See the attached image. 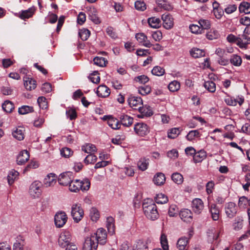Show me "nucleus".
I'll list each match as a JSON object with an SVG mask.
<instances>
[{
    "instance_id": "37998d69",
    "label": "nucleus",
    "mask_w": 250,
    "mask_h": 250,
    "mask_svg": "<svg viewBox=\"0 0 250 250\" xmlns=\"http://www.w3.org/2000/svg\"><path fill=\"white\" fill-rule=\"evenodd\" d=\"M204 87L209 92L214 93L216 90V84L211 81H205Z\"/></svg>"
},
{
    "instance_id": "ea45409f",
    "label": "nucleus",
    "mask_w": 250,
    "mask_h": 250,
    "mask_svg": "<svg viewBox=\"0 0 250 250\" xmlns=\"http://www.w3.org/2000/svg\"><path fill=\"white\" fill-rule=\"evenodd\" d=\"M19 172L15 170L10 171L7 176L8 182L12 185L18 178Z\"/></svg>"
},
{
    "instance_id": "bf43d9fd",
    "label": "nucleus",
    "mask_w": 250,
    "mask_h": 250,
    "mask_svg": "<svg viewBox=\"0 0 250 250\" xmlns=\"http://www.w3.org/2000/svg\"><path fill=\"white\" fill-rule=\"evenodd\" d=\"M138 92L142 95H146L150 93L151 88L149 85H144L138 88Z\"/></svg>"
},
{
    "instance_id": "9d476101",
    "label": "nucleus",
    "mask_w": 250,
    "mask_h": 250,
    "mask_svg": "<svg viewBox=\"0 0 250 250\" xmlns=\"http://www.w3.org/2000/svg\"><path fill=\"white\" fill-rule=\"evenodd\" d=\"M92 236H95L96 241L98 243L104 245L106 242L107 234L106 230L103 228L99 229L96 233L91 234Z\"/></svg>"
},
{
    "instance_id": "6e6d98bb",
    "label": "nucleus",
    "mask_w": 250,
    "mask_h": 250,
    "mask_svg": "<svg viewBox=\"0 0 250 250\" xmlns=\"http://www.w3.org/2000/svg\"><path fill=\"white\" fill-rule=\"evenodd\" d=\"M34 111L32 106L28 105H23L19 108L18 112L20 114L24 115L32 112Z\"/></svg>"
},
{
    "instance_id": "c9c22d12",
    "label": "nucleus",
    "mask_w": 250,
    "mask_h": 250,
    "mask_svg": "<svg viewBox=\"0 0 250 250\" xmlns=\"http://www.w3.org/2000/svg\"><path fill=\"white\" fill-rule=\"evenodd\" d=\"M120 119L122 124L125 126H130L133 122V119L127 115H121Z\"/></svg>"
},
{
    "instance_id": "c85d7f7f",
    "label": "nucleus",
    "mask_w": 250,
    "mask_h": 250,
    "mask_svg": "<svg viewBox=\"0 0 250 250\" xmlns=\"http://www.w3.org/2000/svg\"><path fill=\"white\" fill-rule=\"evenodd\" d=\"M165 176L162 173H158L154 176L153 182L154 184L157 186L163 185L165 183Z\"/></svg>"
},
{
    "instance_id": "473e14b6",
    "label": "nucleus",
    "mask_w": 250,
    "mask_h": 250,
    "mask_svg": "<svg viewBox=\"0 0 250 250\" xmlns=\"http://www.w3.org/2000/svg\"><path fill=\"white\" fill-rule=\"evenodd\" d=\"M24 241L23 237L19 236L17 237L16 241L13 245V250H22L24 246Z\"/></svg>"
},
{
    "instance_id": "5701e85b",
    "label": "nucleus",
    "mask_w": 250,
    "mask_h": 250,
    "mask_svg": "<svg viewBox=\"0 0 250 250\" xmlns=\"http://www.w3.org/2000/svg\"><path fill=\"white\" fill-rule=\"evenodd\" d=\"M25 129L23 127L19 126L14 130L12 134L16 139L21 141L24 139L25 137Z\"/></svg>"
},
{
    "instance_id": "680f3d73",
    "label": "nucleus",
    "mask_w": 250,
    "mask_h": 250,
    "mask_svg": "<svg viewBox=\"0 0 250 250\" xmlns=\"http://www.w3.org/2000/svg\"><path fill=\"white\" fill-rule=\"evenodd\" d=\"M189 29L192 33L195 34H201L204 33L199 24H191L189 26Z\"/></svg>"
},
{
    "instance_id": "f704fd0d",
    "label": "nucleus",
    "mask_w": 250,
    "mask_h": 250,
    "mask_svg": "<svg viewBox=\"0 0 250 250\" xmlns=\"http://www.w3.org/2000/svg\"><path fill=\"white\" fill-rule=\"evenodd\" d=\"M244 99L242 97H238V99L230 97L225 100L226 103L229 105L235 106L237 104L241 105L244 102Z\"/></svg>"
},
{
    "instance_id": "774afa93",
    "label": "nucleus",
    "mask_w": 250,
    "mask_h": 250,
    "mask_svg": "<svg viewBox=\"0 0 250 250\" xmlns=\"http://www.w3.org/2000/svg\"><path fill=\"white\" fill-rule=\"evenodd\" d=\"M179 212V209L175 205H172L169 207L168 210V215L170 217L176 216Z\"/></svg>"
},
{
    "instance_id": "4be33fe9",
    "label": "nucleus",
    "mask_w": 250,
    "mask_h": 250,
    "mask_svg": "<svg viewBox=\"0 0 250 250\" xmlns=\"http://www.w3.org/2000/svg\"><path fill=\"white\" fill-rule=\"evenodd\" d=\"M29 153L27 150H24L21 151L17 159L18 164L19 165L24 164L29 160Z\"/></svg>"
},
{
    "instance_id": "6ab92c4d",
    "label": "nucleus",
    "mask_w": 250,
    "mask_h": 250,
    "mask_svg": "<svg viewBox=\"0 0 250 250\" xmlns=\"http://www.w3.org/2000/svg\"><path fill=\"white\" fill-rule=\"evenodd\" d=\"M209 211L213 220L217 221L219 220L220 216V211L216 204H211L209 206Z\"/></svg>"
},
{
    "instance_id": "13d9d810",
    "label": "nucleus",
    "mask_w": 250,
    "mask_h": 250,
    "mask_svg": "<svg viewBox=\"0 0 250 250\" xmlns=\"http://www.w3.org/2000/svg\"><path fill=\"white\" fill-rule=\"evenodd\" d=\"M165 73V69L159 66H156L151 70V73L157 76H163Z\"/></svg>"
},
{
    "instance_id": "4468645a",
    "label": "nucleus",
    "mask_w": 250,
    "mask_h": 250,
    "mask_svg": "<svg viewBox=\"0 0 250 250\" xmlns=\"http://www.w3.org/2000/svg\"><path fill=\"white\" fill-rule=\"evenodd\" d=\"M102 119L107 121L108 125L113 129H118L120 127L119 120L111 116H104Z\"/></svg>"
},
{
    "instance_id": "f03ea898",
    "label": "nucleus",
    "mask_w": 250,
    "mask_h": 250,
    "mask_svg": "<svg viewBox=\"0 0 250 250\" xmlns=\"http://www.w3.org/2000/svg\"><path fill=\"white\" fill-rule=\"evenodd\" d=\"M143 209L145 214L150 220H155L158 218L159 214L155 204L144 203L143 204Z\"/></svg>"
},
{
    "instance_id": "a18cd8bd",
    "label": "nucleus",
    "mask_w": 250,
    "mask_h": 250,
    "mask_svg": "<svg viewBox=\"0 0 250 250\" xmlns=\"http://www.w3.org/2000/svg\"><path fill=\"white\" fill-rule=\"evenodd\" d=\"M138 167L139 169L144 171L146 170L149 165V160L146 158H141L138 162Z\"/></svg>"
},
{
    "instance_id": "2eb2a0df",
    "label": "nucleus",
    "mask_w": 250,
    "mask_h": 250,
    "mask_svg": "<svg viewBox=\"0 0 250 250\" xmlns=\"http://www.w3.org/2000/svg\"><path fill=\"white\" fill-rule=\"evenodd\" d=\"M127 102L129 106L134 109L139 110L143 104L142 100L140 97L134 96L130 97Z\"/></svg>"
},
{
    "instance_id": "052dcab7",
    "label": "nucleus",
    "mask_w": 250,
    "mask_h": 250,
    "mask_svg": "<svg viewBox=\"0 0 250 250\" xmlns=\"http://www.w3.org/2000/svg\"><path fill=\"white\" fill-rule=\"evenodd\" d=\"M139 110L143 116L147 117L153 114V111L149 106H142Z\"/></svg>"
},
{
    "instance_id": "b1692460",
    "label": "nucleus",
    "mask_w": 250,
    "mask_h": 250,
    "mask_svg": "<svg viewBox=\"0 0 250 250\" xmlns=\"http://www.w3.org/2000/svg\"><path fill=\"white\" fill-rule=\"evenodd\" d=\"M88 14L89 18L95 24H99L101 21L97 16V12L96 9L94 8H90L88 11Z\"/></svg>"
},
{
    "instance_id": "0e129e2a",
    "label": "nucleus",
    "mask_w": 250,
    "mask_h": 250,
    "mask_svg": "<svg viewBox=\"0 0 250 250\" xmlns=\"http://www.w3.org/2000/svg\"><path fill=\"white\" fill-rule=\"evenodd\" d=\"M37 102L41 108L46 109L48 107L47 102L46 99L43 96H41L38 98Z\"/></svg>"
},
{
    "instance_id": "de8ad7c7",
    "label": "nucleus",
    "mask_w": 250,
    "mask_h": 250,
    "mask_svg": "<svg viewBox=\"0 0 250 250\" xmlns=\"http://www.w3.org/2000/svg\"><path fill=\"white\" fill-rule=\"evenodd\" d=\"M93 62L95 64L100 67L105 66L107 63V60L102 57H95Z\"/></svg>"
},
{
    "instance_id": "79ce46f5",
    "label": "nucleus",
    "mask_w": 250,
    "mask_h": 250,
    "mask_svg": "<svg viewBox=\"0 0 250 250\" xmlns=\"http://www.w3.org/2000/svg\"><path fill=\"white\" fill-rule=\"evenodd\" d=\"M190 54L192 57L195 58L202 57L205 56V52L200 49L193 48L190 51Z\"/></svg>"
},
{
    "instance_id": "603ef678",
    "label": "nucleus",
    "mask_w": 250,
    "mask_h": 250,
    "mask_svg": "<svg viewBox=\"0 0 250 250\" xmlns=\"http://www.w3.org/2000/svg\"><path fill=\"white\" fill-rule=\"evenodd\" d=\"M89 216L92 221L96 222L100 218V213L95 208H92L90 210Z\"/></svg>"
},
{
    "instance_id": "3c124183",
    "label": "nucleus",
    "mask_w": 250,
    "mask_h": 250,
    "mask_svg": "<svg viewBox=\"0 0 250 250\" xmlns=\"http://www.w3.org/2000/svg\"><path fill=\"white\" fill-rule=\"evenodd\" d=\"M155 202L159 204H166L168 200L167 197L163 193L158 194L155 197Z\"/></svg>"
},
{
    "instance_id": "72a5a7b5",
    "label": "nucleus",
    "mask_w": 250,
    "mask_h": 250,
    "mask_svg": "<svg viewBox=\"0 0 250 250\" xmlns=\"http://www.w3.org/2000/svg\"><path fill=\"white\" fill-rule=\"evenodd\" d=\"M150 242V240L147 239L146 241L139 240L134 250H148V243Z\"/></svg>"
},
{
    "instance_id": "f3484780",
    "label": "nucleus",
    "mask_w": 250,
    "mask_h": 250,
    "mask_svg": "<svg viewBox=\"0 0 250 250\" xmlns=\"http://www.w3.org/2000/svg\"><path fill=\"white\" fill-rule=\"evenodd\" d=\"M135 38L139 43L145 47L149 48L152 46L150 42L147 40V36L143 33H137Z\"/></svg>"
},
{
    "instance_id": "a19ab883",
    "label": "nucleus",
    "mask_w": 250,
    "mask_h": 250,
    "mask_svg": "<svg viewBox=\"0 0 250 250\" xmlns=\"http://www.w3.org/2000/svg\"><path fill=\"white\" fill-rule=\"evenodd\" d=\"M240 13L245 14H250V3L246 1L242 2L239 7Z\"/></svg>"
},
{
    "instance_id": "5fc2aeb1",
    "label": "nucleus",
    "mask_w": 250,
    "mask_h": 250,
    "mask_svg": "<svg viewBox=\"0 0 250 250\" xmlns=\"http://www.w3.org/2000/svg\"><path fill=\"white\" fill-rule=\"evenodd\" d=\"M168 89L171 92H176L180 88V83L177 81L170 82L168 86Z\"/></svg>"
},
{
    "instance_id": "dca6fc26",
    "label": "nucleus",
    "mask_w": 250,
    "mask_h": 250,
    "mask_svg": "<svg viewBox=\"0 0 250 250\" xmlns=\"http://www.w3.org/2000/svg\"><path fill=\"white\" fill-rule=\"evenodd\" d=\"M57 182V176L51 173L48 174L43 180V185L45 188L52 187L55 185Z\"/></svg>"
},
{
    "instance_id": "c03bdc74",
    "label": "nucleus",
    "mask_w": 250,
    "mask_h": 250,
    "mask_svg": "<svg viewBox=\"0 0 250 250\" xmlns=\"http://www.w3.org/2000/svg\"><path fill=\"white\" fill-rule=\"evenodd\" d=\"M181 130L179 128L174 127L169 129L167 132V137L170 139H175L180 134Z\"/></svg>"
},
{
    "instance_id": "7c9ffc66",
    "label": "nucleus",
    "mask_w": 250,
    "mask_h": 250,
    "mask_svg": "<svg viewBox=\"0 0 250 250\" xmlns=\"http://www.w3.org/2000/svg\"><path fill=\"white\" fill-rule=\"evenodd\" d=\"M207 157L206 152L204 150H200L195 152L193 156V161L195 163L201 162Z\"/></svg>"
},
{
    "instance_id": "338daca9",
    "label": "nucleus",
    "mask_w": 250,
    "mask_h": 250,
    "mask_svg": "<svg viewBox=\"0 0 250 250\" xmlns=\"http://www.w3.org/2000/svg\"><path fill=\"white\" fill-rule=\"evenodd\" d=\"M96 156L92 154H89L84 159V162L86 164H94L97 161Z\"/></svg>"
},
{
    "instance_id": "e2e57ef3",
    "label": "nucleus",
    "mask_w": 250,
    "mask_h": 250,
    "mask_svg": "<svg viewBox=\"0 0 250 250\" xmlns=\"http://www.w3.org/2000/svg\"><path fill=\"white\" fill-rule=\"evenodd\" d=\"M66 115L70 120L75 119L77 116L76 110L72 108H69L66 110Z\"/></svg>"
},
{
    "instance_id": "f257e3e1",
    "label": "nucleus",
    "mask_w": 250,
    "mask_h": 250,
    "mask_svg": "<svg viewBox=\"0 0 250 250\" xmlns=\"http://www.w3.org/2000/svg\"><path fill=\"white\" fill-rule=\"evenodd\" d=\"M90 182L87 179L80 181V180H72L68 185L69 189L71 192H76L79 190L83 191L88 190L90 188Z\"/></svg>"
},
{
    "instance_id": "69168bd1",
    "label": "nucleus",
    "mask_w": 250,
    "mask_h": 250,
    "mask_svg": "<svg viewBox=\"0 0 250 250\" xmlns=\"http://www.w3.org/2000/svg\"><path fill=\"white\" fill-rule=\"evenodd\" d=\"M79 35L81 39L83 41H86L90 36V31L86 29H83L79 32Z\"/></svg>"
},
{
    "instance_id": "8fccbe9b",
    "label": "nucleus",
    "mask_w": 250,
    "mask_h": 250,
    "mask_svg": "<svg viewBox=\"0 0 250 250\" xmlns=\"http://www.w3.org/2000/svg\"><path fill=\"white\" fill-rule=\"evenodd\" d=\"M2 107L5 112L10 113L14 109V105L11 101H6L2 104Z\"/></svg>"
},
{
    "instance_id": "09e8293b",
    "label": "nucleus",
    "mask_w": 250,
    "mask_h": 250,
    "mask_svg": "<svg viewBox=\"0 0 250 250\" xmlns=\"http://www.w3.org/2000/svg\"><path fill=\"white\" fill-rule=\"evenodd\" d=\"M198 23L203 32L205 30L210 28L211 26L210 21L206 19H200L198 21Z\"/></svg>"
},
{
    "instance_id": "f8f14e48",
    "label": "nucleus",
    "mask_w": 250,
    "mask_h": 250,
    "mask_svg": "<svg viewBox=\"0 0 250 250\" xmlns=\"http://www.w3.org/2000/svg\"><path fill=\"white\" fill-rule=\"evenodd\" d=\"M191 208L195 213L200 214L204 208L203 201L200 198H195L192 200Z\"/></svg>"
},
{
    "instance_id": "423d86ee",
    "label": "nucleus",
    "mask_w": 250,
    "mask_h": 250,
    "mask_svg": "<svg viewBox=\"0 0 250 250\" xmlns=\"http://www.w3.org/2000/svg\"><path fill=\"white\" fill-rule=\"evenodd\" d=\"M98 246V242L96 241L95 236L91 235L87 237L83 244V250H96Z\"/></svg>"
},
{
    "instance_id": "864d4df0",
    "label": "nucleus",
    "mask_w": 250,
    "mask_h": 250,
    "mask_svg": "<svg viewBox=\"0 0 250 250\" xmlns=\"http://www.w3.org/2000/svg\"><path fill=\"white\" fill-rule=\"evenodd\" d=\"M171 179L175 183L178 185L181 184L184 181L182 175L178 172L173 173L171 175Z\"/></svg>"
},
{
    "instance_id": "c756f323",
    "label": "nucleus",
    "mask_w": 250,
    "mask_h": 250,
    "mask_svg": "<svg viewBox=\"0 0 250 250\" xmlns=\"http://www.w3.org/2000/svg\"><path fill=\"white\" fill-rule=\"evenodd\" d=\"M229 62L232 65L239 67L242 64V59L240 56L237 54H233L230 57Z\"/></svg>"
},
{
    "instance_id": "cd10ccee",
    "label": "nucleus",
    "mask_w": 250,
    "mask_h": 250,
    "mask_svg": "<svg viewBox=\"0 0 250 250\" xmlns=\"http://www.w3.org/2000/svg\"><path fill=\"white\" fill-rule=\"evenodd\" d=\"M82 150L84 152L92 154L96 152L97 149L96 146L90 143L85 144L82 146Z\"/></svg>"
},
{
    "instance_id": "49530a36",
    "label": "nucleus",
    "mask_w": 250,
    "mask_h": 250,
    "mask_svg": "<svg viewBox=\"0 0 250 250\" xmlns=\"http://www.w3.org/2000/svg\"><path fill=\"white\" fill-rule=\"evenodd\" d=\"M243 226V220L240 218L237 217L235 218L232 224L233 229L234 230L238 231L241 229Z\"/></svg>"
},
{
    "instance_id": "393cba45",
    "label": "nucleus",
    "mask_w": 250,
    "mask_h": 250,
    "mask_svg": "<svg viewBox=\"0 0 250 250\" xmlns=\"http://www.w3.org/2000/svg\"><path fill=\"white\" fill-rule=\"evenodd\" d=\"M24 85L27 90H32L36 87V82L31 78L24 79Z\"/></svg>"
},
{
    "instance_id": "a878e982",
    "label": "nucleus",
    "mask_w": 250,
    "mask_h": 250,
    "mask_svg": "<svg viewBox=\"0 0 250 250\" xmlns=\"http://www.w3.org/2000/svg\"><path fill=\"white\" fill-rule=\"evenodd\" d=\"M147 22L150 27L157 29L161 27V21L159 18L153 17L147 19Z\"/></svg>"
},
{
    "instance_id": "412c9836",
    "label": "nucleus",
    "mask_w": 250,
    "mask_h": 250,
    "mask_svg": "<svg viewBox=\"0 0 250 250\" xmlns=\"http://www.w3.org/2000/svg\"><path fill=\"white\" fill-rule=\"evenodd\" d=\"M96 93L99 97L106 98L110 94V90L105 85H100L97 88Z\"/></svg>"
},
{
    "instance_id": "9b49d317",
    "label": "nucleus",
    "mask_w": 250,
    "mask_h": 250,
    "mask_svg": "<svg viewBox=\"0 0 250 250\" xmlns=\"http://www.w3.org/2000/svg\"><path fill=\"white\" fill-rule=\"evenodd\" d=\"M225 210L227 216L229 218H232L237 213V207L235 203L229 202L225 205Z\"/></svg>"
},
{
    "instance_id": "2f4dec72",
    "label": "nucleus",
    "mask_w": 250,
    "mask_h": 250,
    "mask_svg": "<svg viewBox=\"0 0 250 250\" xmlns=\"http://www.w3.org/2000/svg\"><path fill=\"white\" fill-rule=\"evenodd\" d=\"M106 228L108 232L111 235L115 232L114 219L112 217H108L106 218Z\"/></svg>"
},
{
    "instance_id": "a211bd4d",
    "label": "nucleus",
    "mask_w": 250,
    "mask_h": 250,
    "mask_svg": "<svg viewBox=\"0 0 250 250\" xmlns=\"http://www.w3.org/2000/svg\"><path fill=\"white\" fill-rule=\"evenodd\" d=\"M181 219L184 222L190 223L192 221V213L190 210L183 209L179 212Z\"/></svg>"
},
{
    "instance_id": "aec40b11",
    "label": "nucleus",
    "mask_w": 250,
    "mask_h": 250,
    "mask_svg": "<svg viewBox=\"0 0 250 250\" xmlns=\"http://www.w3.org/2000/svg\"><path fill=\"white\" fill-rule=\"evenodd\" d=\"M192 232L189 234V236L188 238L185 236L180 238L177 243V247L180 250H187V246L189 240L192 235Z\"/></svg>"
},
{
    "instance_id": "e433bc0d",
    "label": "nucleus",
    "mask_w": 250,
    "mask_h": 250,
    "mask_svg": "<svg viewBox=\"0 0 250 250\" xmlns=\"http://www.w3.org/2000/svg\"><path fill=\"white\" fill-rule=\"evenodd\" d=\"M160 243L163 250H169L168 241L166 235L164 233L161 234L160 237ZM153 250H162L160 248L154 249Z\"/></svg>"
},
{
    "instance_id": "bb28decb",
    "label": "nucleus",
    "mask_w": 250,
    "mask_h": 250,
    "mask_svg": "<svg viewBox=\"0 0 250 250\" xmlns=\"http://www.w3.org/2000/svg\"><path fill=\"white\" fill-rule=\"evenodd\" d=\"M34 12V9L30 8L28 10L22 11L21 13L17 14L16 15L21 19L25 20L33 16Z\"/></svg>"
},
{
    "instance_id": "0eeeda50",
    "label": "nucleus",
    "mask_w": 250,
    "mask_h": 250,
    "mask_svg": "<svg viewBox=\"0 0 250 250\" xmlns=\"http://www.w3.org/2000/svg\"><path fill=\"white\" fill-rule=\"evenodd\" d=\"M73 179L74 176L72 172H65L59 175L58 182L62 186H68Z\"/></svg>"
},
{
    "instance_id": "20e7f679",
    "label": "nucleus",
    "mask_w": 250,
    "mask_h": 250,
    "mask_svg": "<svg viewBox=\"0 0 250 250\" xmlns=\"http://www.w3.org/2000/svg\"><path fill=\"white\" fill-rule=\"evenodd\" d=\"M71 214L74 222L78 223L83 218L84 211L80 205L75 204L71 207Z\"/></svg>"
},
{
    "instance_id": "4d7b16f0",
    "label": "nucleus",
    "mask_w": 250,
    "mask_h": 250,
    "mask_svg": "<svg viewBox=\"0 0 250 250\" xmlns=\"http://www.w3.org/2000/svg\"><path fill=\"white\" fill-rule=\"evenodd\" d=\"M149 80V78L145 75H142L135 77L134 78V81L140 84H145L147 83Z\"/></svg>"
},
{
    "instance_id": "1a4fd4ad",
    "label": "nucleus",
    "mask_w": 250,
    "mask_h": 250,
    "mask_svg": "<svg viewBox=\"0 0 250 250\" xmlns=\"http://www.w3.org/2000/svg\"><path fill=\"white\" fill-rule=\"evenodd\" d=\"M134 130L136 134L140 136L147 135L149 132V127L147 125L143 123H138L134 125Z\"/></svg>"
},
{
    "instance_id": "6e6552de",
    "label": "nucleus",
    "mask_w": 250,
    "mask_h": 250,
    "mask_svg": "<svg viewBox=\"0 0 250 250\" xmlns=\"http://www.w3.org/2000/svg\"><path fill=\"white\" fill-rule=\"evenodd\" d=\"M67 220V215L63 211L58 212L55 215L54 221L57 228L62 227L66 223Z\"/></svg>"
},
{
    "instance_id": "4c0bfd02",
    "label": "nucleus",
    "mask_w": 250,
    "mask_h": 250,
    "mask_svg": "<svg viewBox=\"0 0 250 250\" xmlns=\"http://www.w3.org/2000/svg\"><path fill=\"white\" fill-rule=\"evenodd\" d=\"M206 36L208 40H213L218 39L220 34L217 30L212 28L206 33Z\"/></svg>"
},
{
    "instance_id": "58836bf2",
    "label": "nucleus",
    "mask_w": 250,
    "mask_h": 250,
    "mask_svg": "<svg viewBox=\"0 0 250 250\" xmlns=\"http://www.w3.org/2000/svg\"><path fill=\"white\" fill-rule=\"evenodd\" d=\"M201 134L198 130H193L188 133L186 136V138L188 141H193L196 138H199Z\"/></svg>"
},
{
    "instance_id": "7ed1b4c3",
    "label": "nucleus",
    "mask_w": 250,
    "mask_h": 250,
    "mask_svg": "<svg viewBox=\"0 0 250 250\" xmlns=\"http://www.w3.org/2000/svg\"><path fill=\"white\" fill-rule=\"evenodd\" d=\"M42 184L39 180L33 182L29 187V193L33 198H39L41 195Z\"/></svg>"
},
{
    "instance_id": "ddd939ff",
    "label": "nucleus",
    "mask_w": 250,
    "mask_h": 250,
    "mask_svg": "<svg viewBox=\"0 0 250 250\" xmlns=\"http://www.w3.org/2000/svg\"><path fill=\"white\" fill-rule=\"evenodd\" d=\"M163 27L167 29H171L174 26V20L169 14H163L161 17Z\"/></svg>"
},
{
    "instance_id": "39448f33",
    "label": "nucleus",
    "mask_w": 250,
    "mask_h": 250,
    "mask_svg": "<svg viewBox=\"0 0 250 250\" xmlns=\"http://www.w3.org/2000/svg\"><path fill=\"white\" fill-rule=\"evenodd\" d=\"M71 240V234L67 230L63 231L61 233L58 238V242L59 245L62 247L64 248L66 246H69Z\"/></svg>"
}]
</instances>
